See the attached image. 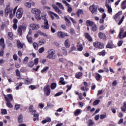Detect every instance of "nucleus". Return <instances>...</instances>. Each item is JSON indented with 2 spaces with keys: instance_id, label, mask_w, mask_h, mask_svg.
<instances>
[{
  "instance_id": "1",
  "label": "nucleus",
  "mask_w": 126,
  "mask_h": 126,
  "mask_svg": "<svg viewBox=\"0 0 126 126\" xmlns=\"http://www.w3.org/2000/svg\"><path fill=\"white\" fill-rule=\"evenodd\" d=\"M32 12L35 14V18L37 20H40L41 16L40 15V14L41 13V11L40 10L37 8H33Z\"/></svg>"
},
{
  "instance_id": "2",
  "label": "nucleus",
  "mask_w": 126,
  "mask_h": 126,
  "mask_svg": "<svg viewBox=\"0 0 126 126\" xmlns=\"http://www.w3.org/2000/svg\"><path fill=\"white\" fill-rule=\"evenodd\" d=\"M12 10H13V9L10 8L9 5H8L5 8L4 12L5 15H8V13H9L10 18H11V19H12Z\"/></svg>"
},
{
  "instance_id": "3",
  "label": "nucleus",
  "mask_w": 126,
  "mask_h": 126,
  "mask_svg": "<svg viewBox=\"0 0 126 126\" xmlns=\"http://www.w3.org/2000/svg\"><path fill=\"white\" fill-rule=\"evenodd\" d=\"M22 14H23V9L21 8H19L16 13V17L19 19H20L22 17Z\"/></svg>"
},
{
  "instance_id": "4",
  "label": "nucleus",
  "mask_w": 126,
  "mask_h": 126,
  "mask_svg": "<svg viewBox=\"0 0 126 126\" xmlns=\"http://www.w3.org/2000/svg\"><path fill=\"white\" fill-rule=\"evenodd\" d=\"M89 8L92 13V14H94V13L97 12V9H98V6H97V5L93 4L92 6H90Z\"/></svg>"
},
{
  "instance_id": "5",
  "label": "nucleus",
  "mask_w": 126,
  "mask_h": 126,
  "mask_svg": "<svg viewBox=\"0 0 126 126\" xmlns=\"http://www.w3.org/2000/svg\"><path fill=\"white\" fill-rule=\"evenodd\" d=\"M125 32V29H124V28L122 29L119 34L118 35V37L120 38V39H122L123 38H126V32L123 34V33Z\"/></svg>"
},
{
  "instance_id": "6",
  "label": "nucleus",
  "mask_w": 126,
  "mask_h": 126,
  "mask_svg": "<svg viewBox=\"0 0 126 126\" xmlns=\"http://www.w3.org/2000/svg\"><path fill=\"white\" fill-rule=\"evenodd\" d=\"M94 46L95 47V48H98V49H102V48H104L103 43L99 42H94Z\"/></svg>"
},
{
  "instance_id": "7",
  "label": "nucleus",
  "mask_w": 126,
  "mask_h": 126,
  "mask_svg": "<svg viewBox=\"0 0 126 126\" xmlns=\"http://www.w3.org/2000/svg\"><path fill=\"white\" fill-rule=\"evenodd\" d=\"M26 30V27H23L22 26H20L18 28V34L19 36H22V31H25Z\"/></svg>"
},
{
  "instance_id": "8",
  "label": "nucleus",
  "mask_w": 126,
  "mask_h": 126,
  "mask_svg": "<svg viewBox=\"0 0 126 126\" xmlns=\"http://www.w3.org/2000/svg\"><path fill=\"white\" fill-rule=\"evenodd\" d=\"M48 52L49 55L47 56V58H48V59H53V55L56 54L55 50H54V49H49Z\"/></svg>"
},
{
  "instance_id": "9",
  "label": "nucleus",
  "mask_w": 126,
  "mask_h": 126,
  "mask_svg": "<svg viewBox=\"0 0 126 126\" xmlns=\"http://www.w3.org/2000/svg\"><path fill=\"white\" fill-rule=\"evenodd\" d=\"M50 93H51V88L50 87V86H47L45 90V94L46 96H49Z\"/></svg>"
},
{
  "instance_id": "10",
  "label": "nucleus",
  "mask_w": 126,
  "mask_h": 126,
  "mask_svg": "<svg viewBox=\"0 0 126 126\" xmlns=\"http://www.w3.org/2000/svg\"><path fill=\"white\" fill-rule=\"evenodd\" d=\"M44 24L45 26H42L41 28L44 29H49L50 26H49V23H48V20H44Z\"/></svg>"
},
{
  "instance_id": "11",
  "label": "nucleus",
  "mask_w": 126,
  "mask_h": 126,
  "mask_svg": "<svg viewBox=\"0 0 126 126\" xmlns=\"http://www.w3.org/2000/svg\"><path fill=\"white\" fill-rule=\"evenodd\" d=\"M65 33L63 32H58L57 33V36L59 38H64L65 36Z\"/></svg>"
},
{
  "instance_id": "12",
  "label": "nucleus",
  "mask_w": 126,
  "mask_h": 126,
  "mask_svg": "<svg viewBox=\"0 0 126 126\" xmlns=\"http://www.w3.org/2000/svg\"><path fill=\"white\" fill-rule=\"evenodd\" d=\"M17 47L19 49H23V43H21L19 40H17Z\"/></svg>"
},
{
  "instance_id": "13",
  "label": "nucleus",
  "mask_w": 126,
  "mask_h": 126,
  "mask_svg": "<svg viewBox=\"0 0 126 126\" xmlns=\"http://www.w3.org/2000/svg\"><path fill=\"white\" fill-rule=\"evenodd\" d=\"M0 45L2 47V49H4L5 47V44H4V39L3 38H1L0 39Z\"/></svg>"
},
{
  "instance_id": "14",
  "label": "nucleus",
  "mask_w": 126,
  "mask_h": 126,
  "mask_svg": "<svg viewBox=\"0 0 126 126\" xmlns=\"http://www.w3.org/2000/svg\"><path fill=\"white\" fill-rule=\"evenodd\" d=\"M64 20L66 22V25H67V26H70V25H71V23L70 22V21H69L68 19H67V17L65 16L64 17Z\"/></svg>"
},
{
  "instance_id": "15",
  "label": "nucleus",
  "mask_w": 126,
  "mask_h": 126,
  "mask_svg": "<svg viewBox=\"0 0 126 126\" xmlns=\"http://www.w3.org/2000/svg\"><path fill=\"white\" fill-rule=\"evenodd\" d=\"M52 120L50 117H47L46 119L41 122L42 124H46V123H51Z\"/></svg>"
},
{
  "instance_id": "16",
  "label": "nucleus",
  "mask_w": 126,
  "mask_h": 126,
  "mask_svg": "<svg viewBox=\"0 0 126 126\" xmlns=\"http://www.w3.org/2000/svg\"><path fill=\"white\" fill-rule=\"evenodd\" d=\"M86 23L87 26H93L94 25V22L89 20L86 21Z\"/></svg>"
},
{
  "instance_id": "17",
  "label": "nucleus",
  "mask_w": 126,
  "mask_h": 126,
  "mask_svg": "<svg viewBox=\"0 0 126 126\" xmlns=\"http://www.w3.org/2000/svg\"><path fill=\"white\" fill-rule=\"evenodd\" d=\"M85 36H86V38H87V39H88L89 41H90V42H92L93 41L92 37L90 36V34H89V33H86Z\"/></svg>"
},
{
  "instance_id": "18",
  "label": "nucleus",
  "mask_w": 126,
  "mask_h": 126,
  "mask_svg": "<svg viewBox=\"0 0 126 126\" xmlns=\"http://www.w3.org/2000/svg\"><path fill=\"white\" fill-rule=\"evenodd\" d=\"M18 121L19 124H21V123L23 122V117L22 116V114L20 115L18 117Z\"/></svg>"
},
{
  "instance_id": "19",
  "label": "nucleus",
  "mask_w": 126,
  "mask_h": 126,
  "mask_svg": "<svg viewBox=\"0 0 126 126\" xmlns=\"http://www.w3.org/2000/svg\"><path fill=\"white\" fill-rule=\"evenodd\" d=\"M121 8L126 9V0L123 1L121 4Z\"/></svg>"
},
{
  "instance_id": "20",
  "label": "nucleus",
  "mask_w": 126,
  "mask_h": 126,
  "mask_svg": "<svg viewBox=\"0 0 126 126\" xmlns=\"http://www.w3.org/2000/svg\"><path fill=\"white\" fill-rule=\"evenodd\" d=\"M98 36L100 39H103V38L106 39V35L104 33H102L101 32L98 33Z\"/></svg>"
},
{
  "instance_id": "21",
  "label": "nucleus",
  "mask_w": 126,
  "mask_h": 126,
  "mask_svg": "<svg viewBox=\"0 0 126 126\" xmlns=\"http://www.w3.org/2000/svg\"><path fill=\"white\" fill-rule=\"evenodd\" d=\"M69 40L67 39L65 41L64 45L66 48H69L70 45H69Z\"/></svg>"
},
{
  "instance_id": "22",
  "label": "nucleus",
  "mask_w": 126,
  "mask_h": 126,
  "mask_svg": "<svg viewBox=\"0 0 126 126\" xmlns=\"http://www.w3.org/2000/svg\"><path fill=\"white\" fill-rule=\"evenodd\" d=\"M83 13V11L81 9H79L77 11L76 14L78 17H79L80 14H82Z\"/></svg>"
},
{
  "instance_id": "23",
  "label": "nucleus",
  "mask_w": 126,
  "mask_h": 126,
  "mask_svg": "<svg viewBox=\"0 0 126 126\" xmlns=\"http://www.w3.org/2000/svg\"><path fill=\"white\" fill-rule=\"evenodd\" d=\"M57 5H58L60 8H62V9L64 10V7H63V5L60 2H57L56 3Z\"/></svg>"
},
{
  "instance_id": "24",
  "label": "nucleus",
  "mask_w": 126,
  "mask_h": 126,
  "mask_svg": "<svg viewBox=\"0 0 126 126\" xmlns=\"http://www.w3.org/2000/svg\"><path fill=\"white\" fill-rule=\"evenodd\" d=\"M121 110L122 112H126V102H125L124 103V106L121 107Z\"/></svg>"
},
{
  "instance_id": "25",
  "label": "nucleus",
  "mask_w": 126,
  "mask_h": 126,
  "mask_svg": "<svg viewBox=\"0 0 126 126\" xmlns=\"http://www.w3.org/2000/svg\"><path fill=\"white\" fill-rule=\"evenodd\" d=\"M95 78L97 81H99L100 78H101V75L99 74L98 73L95 74Z\"/></svg>"
},
{
  "instance_id": "26",
  "label": "nucleus",
  "mask_w": 126,
  "mask_h": 126,
  "mask_svg": "<svg viewBox=\"0 0 126 126\" xmlns=\"http://www.w3.org/2000/svg\"><path fill=\"white\" fill-rule=\"evenodd\" d=\"M8 39H10V40H11L12 39V37L13 36V33L11 32H8Z\"/></svg>"
},
{
  "instance_id": "27",
  "label": "nucleus",
  "mask_w": 126,
  "mask_h": 126,
  "mask_svg": "<svg viewBox=\"0 0 126 126\" xmlns=\"http://www.w3.org/2000/svg\"><path fill=\"white\" fill-rule=\"evenodd\" d=\"M80 113H81V110L80 109H77L74 113V115L75 116H78Z\"/></svg>"
},
{
  "instance_id": "28",
  "label": "nucleus",
  "mask_w": 126,
  "mask_h": 126,
  "mask_svg": "<svg viewBox=\"0 0 126 126\" xmlns=\"http://www.w3.org/2000/svg\"><path fill=\"white\" fill-rule=\"evenodd\" d=\"M100 100L97 99L94 102L93 105L97 106V105H98L99 104V103H100Z\"/></svg>"
},
{
  "instance_id": "29",
  "label": "nucleus",
  "mask_w": 126,
  "mask_h": 126,
  "mask_svg": "<svg viewBox=\"0 0 126 126\" xmlns=\"http://www.w3.org/2000/svg\"><path fill=\"white\" fill-rule=\"evenodd\" d=\"M78 47V51H81L82 50H83V46H82V45L79 44V45H77Z\"/></svg>"
},
{
  "instance_id": "30",
  "label": "nucleus",
  "mask_w": 126,
  "mask_h": 126,
  "mask_svg": "<svg viewBox=\"0 0 126 126\" xmlns=\"http://www.w3.org/2000/svg\"><path fill=\"white\" fill-rule=\"evenodd\" d=\"M54 9L55 10H56L57 12L59 13V14H62V13H63V12H62V10H60V8H59V7H58L55 8Z\"/></svg>"
},
{
  "instance_id": "31",
  "label": "nucleus",
  "mask_w": 126,
  "mask_h": 126,
  "mask_svg": "<svg viewBox=\"0 0 126 126\" xmlns=\"http://www.w3.org/2000/svg\"><path fill=\"white\" fill-rule=\"evenodd\" d=\"M32 3L30 2H26L25 3V6H26V7H28V8H30L31 7Z\"/></svg>"
},
{
  "instance_id": "32",
  "label": "nucleus",
  "mask_w": 126,
  "mask_h": 126,
  "mask_svg": "<svg viewBox=\"0 0 126 126\" xmlns=\"http://www.w3.org/2000/svg\"><path fill=\"white\" fill-rule=\"evenodd\" d=\"M57 87V84L56 83H53L51 84V89H55Z\"/></svg>"
},
{
  "instance_id": "33",
  "label": "nucleus",
  "mask_w": 126,
  "mask_h": 126,
  "mask_svg": "<svg viewBox=\"0 0 126 126\" xmlns=\"http://www.w3.org/2000/svg\"><path fill=\"white\" fill-rule=\"evenodd\" d=\"M27 39L29 42V43H30L31 44L33 43V41L32 40V37H28V35L27 36Z\"/></svg>"
},
{
  "instance_id": "34",
  "label": "nucleus",
  "mask_w": 126,
  "mask_h": 126,
  "mask_svg": "<svg viewBox=\"0 0 126 126\" xmlns=\"http://www.w3.org/2000/svg\"><path fill=\"white\" fill-rule=\"evenodd\" d=\"M92 30H93V31L94 32H95V31H97V26H96V25H94L92 28Z\"/></svg>"
},
{
  "instance_id": "35",
  "label": "nucleus",
  "mask_w": 126,
  "mask_h": 126,
  "mask_svg": "<svg viewBox=\"0 0 126 126\" xmlns=\"http://www.w3.org/2000/svg\"><path fill=\"white\" fill-rule=\"evenodd\" d=\"M38 26H39L36 25V24H33L32 25V30H36V29H37V28H38Z\"/></svg>"
},
{
  "instance_id": "36",
  "label": "nucleus",
  "mask_w": 126,
  "mask_h": 126,
  "mask_svg": "<svg viewBox=\"0 0 126 126\" xmlns=\"http://www.w3.org/2000/svg\"><path fill=\"white\" fill-rule=\"evenodd\" d=\"M121 14H122V11L119 12L115 15L114 19H117L118 17H120V15H121Z\"/></svg>"
},
{
  "instance_id": "37",
  "label": "nucleus",
  "mask_w": 126,
  "mask_h": 126,
  "mask_svg": "<svg viewBox=\"0 0 126 126\" xmlns=\"http://www.w3.org/2000/svg\"><path fill=\"white\" fill-rule=\"evenodd\" d=\"M105 54H106V51H105V50H103L102 52L98 53L99 56H103V57L105 56Z\"/></svg>"
},
{
  "instance_id": "38",
  "label": "nucleus",
  "mask_w": 126,
  "mask_h": 126,
  "mask_svg": "<svg viewBox=\"0 0 126 126\" xmlns=\"http://www.w3.org/2000/svg\"><path fill=\"white\" fill-rule=\"evenodd\" d=\"M8 99L9 100L10 102L13 100V97H12V95L9 94L7 95Z\"/></svg>"
},
{
  "instance_id": "39",
  "label": "nucleus",
  "mask_w": 126,
  "mask_h": 126,
  "mask_svg": "<svg viewBox=\"0 0 126 126\" xmlns=\"http://www.w3.org/2000/svg\"><path fill=\"white\" fill-rule=\"evenodd\" d=\"M50 14H53V15L57 18V19H60V17H59V15H58L57 14L53 12H50Z\"/></svg>"
},
{
  "instance_id": "40",
  "label": "nucleus",
  "mask_w": 126,
  "mask_h": 126,
  "mask_svg": "<svg viewBox=\"0 0 126 126\" xmlns=\"http://www.w3.org/2000/svg\"><path fill=\"white\" fill-rule=\"evenodd\" d=\"M7 102L6 103V105L8 108H12L13 106H12V104H11V103H10V101H7Z\"/></svg>"
},
{
  "instance_id": "41",
  "label": "nucleus",
  "mask_w": 126,
  "mask_h": 126,
  "mask_svg": "<svg viewBox=\"0 0 126 126\" xmlns=\"http://www.w3.org/2000/svg\"><path fill=\"white\" fill-rule=\"evenodd\" d=\"M124 19H125V16H123L121 19L120 20V21L118 23V25H121L122 23H123V22L124 21Z\"/></svg>"
},
{
  "instance_id": "42",
  "label": "nucleus",
  "mask_w": 126,
  "mask_h": 126,
  "mask_svg": "<svg viewBox=\"0 0 126 126\" xmlns=\"http://www.w3.org/2000/svg\"><path fill=\"white\" fill-rule=\"evenodd\" d=\"M106 7L108 8L109 13H111V12L113 11V10L112 9V7H111V6H106Z\"/></svg>"
},
{
  "instance_id": "43",
  "label": "nucleus",
  "mask_w": 126,
  "mask_h": 126,
  "mask_svg": "<svg viewBox=\"0 0 126 126\" xmlns=\"http://www.w3.org/2000/svg\"><path fill=\"white\" fill-rule=\"evenodd\" d=\"M33 46L34 49H35V50H38V44H37L36 43L34 42L33 43Z\"/></svg>"
},
{
  "instance_id": "44",
  "label": "nucleus",
  "mask_w": 126,
  "mask_h": 126,
  "mask_svg": "<svg viewBox=\"0 0 126 126\" xmlns=\"http://www.w3.org/2000/svg\"><path fill=\"white\" fill-rule=\"evenodd\" d=\"M44 51H45V48L44 47H41L38 50V52L40 54H42Z\"/></svg>"
},
{
  "instance_id": "45",
  "label": "nucleus",
  "mask_w": 126,
  "mask_h": 126,
  "mask_svg": "<svg viewBox=\"0 0 126 126\" xmlns=\"http://www.w3.org/2000/svg\"><path fill=\"white\" fill-rule=\"evenodd\" d=\"M29 60V58L28 57H26L24 60V63H28V61Z\"/></svg>"
},
{
  "instance_id": "46",
  "label": "nucleus",
  "mask_w": 126,
  "mask_h": 126,
  "mask_svg": "<svg viewBox=\"0 0 126 126\" xmlns=\"http://www.w3.org/2000/svg\"><path fill=\"white\" fill-rule=\"evenodd\" d=\"M82 75V73L79 72L78 73V74H76L75 77H76V78H79V77H80Z\"/></svg>"
},
{
  "instance_id": "47",
  "label": "nucleus",
  "mask_w": 126,
  "mask_h": 126,
  "mask_svg": "<svg viewBox=\"0 0 126 126\" xmlns=\"http://www.w3.org/2000/svg\"><path fill=\"white\" fill-rule=\"evenodd\" d=\"M1 113L2 114V115H6V114H7L6 109H1Z\"/></svg>"
},
{
  "instance_id": "48",
  "label": "nucleus",
  "mask_w": 126,
  "mask_h": 126,
  "mask_svg": "<svg viewBox=\"0 0 126 126\" xmlns=\"http://www.w3.org/2000/svg\"><path fill=\"white\" fill-rule=\"evenodd\" d=\"M41 2L43 5H45L47 4V0H41Z\"/></svg>"
},
{
  "instance_id": "49",
  "label": "nucleus",
  "mask_w": 126,
  "mask_h": 126,
  "mask_svg": "<svg viewBox=\"0 0 126 126\" xmlns=\"http://www.w3.org/2000/svg\"><path fill=\"white\" fill-rule=\"evenodd\" d=\"M72 86V84H71L70 86H69V85H67V86H66V87H67V88H68V89H67V90L66 91V92H68V91H69V90H70V89H71Z\"/></svg>"
},
{
  "instance_id": "50",
  "label": "nucleus",
  "mask_w": 126,
  "mask_h": 126,
  "mask_svg": "<svg viewBox=\"0 0 126 126\" xmlns=\"http://www.w3.org/2000/svg\"><path fill=\"white\" fill-rule=\"evenodd\" d=\"M28 65L30 66V67H32L34 65V63H33V62H30L28 63Z\"/></svg>"
},
{
  "instance_id": "51",
  "label": "nucleus",
  "mask_w": 126,
  "mask_h": 126,
  "mask_svg": "<svg viewBox=\"0 0 126 126\" xmlns=\"http://www.w3.org/2000/svg\"><path fill=\"white\" fill-rule=\"evenodd\" d=\"M35 112H36V110L33 111V112H32V114L33 115L34 117L38 118V117H39V114H35Z\"/></svg>"
},
{
  "instance_id": "52",
  "label": "nucleus",
  "mask_w": 126,
  "mask_h": 126,
  "mask_svg": "<svg viewBox=\"0 0 126 126\" xmlns=\"http://www.w3.org/2000/svg\"><path fill=\"white\" fill-rule=\"evenodd\" d=\"M24 83L25 84H29L30 83H31L29 80H28V79H26L24 80Z\"/></svg>"
},
{
  "instance_id": "53",
  "label": "nucleus",
  "mask_w": 126,
  "mask_h": 126,
  "mask_svg": "<svg viewBox=\"0 0 126 126\" xmlns=\"http://www.w3.org/2000/svg\"><path fill=\"white\" fill-rule=\"evenodd\" d=\"M39 42L41 44H45V43H46V40L44 39H42L39 41Z\"/></svg>"
},
{
  "instance_id": "54",
  "label": "nucleus",
  "mask_w": 126,
  "mask_h": 126,
  "mask_svg": "<svg viewBox=\"0 0 126 126\" xmlns=\"http://www.w3.org/2000/svg\"><path fill=\"white\" fill-rule=\"evenodd\" d=\"M16 73L17 76H20V71L18 69H16Z\"/></svg>"
},
{
  "instance_id": "55",
  "label": "nucleus",
  "mask_w": 126,
  "mask_h": 126,
  "mask_svg": "<svg viewBox=\"0 0 126 126\" xmlns=\"http://www.w3.org/2000/svg\"><path fill=\"white\" fill-rule=\"evenodd\" d=\"M106 113H105L104 114H101L100 115V119L101 120H103V119H105V118H106Z\"/></svg>"
},
{
  "instance_id": "56",
  "label": "nucleus",
  "mask_w": 126,
  "mask_h": 126,
  "mask_svg": "<svg viewBox=\"0 0 126 126\" xmlns=\"http://www.w3.org/2000/svg\"><path fill=\"white\" fill-rule=\"evenodd\" d=\"M110 2H111V1H110V0H106L105 2V6H109L108 3H110Z\"/></svg>"
},
{
  "instance_id": "57",
  "label": "nucleus",
  "mask_w": 126,
  "mask_h": 126,
  "mask_svg": "<svg viewBox=\"0 0 126 126\" xmlns=\"http://www.w3.org/2000/svg\"><path fill=\"white\" fill-rule=\"evenodd\" d=\"M47 69H49V67L47 66L45 68H44L43 69L41 70V72H45V71H47Z\"/></svg>"
},
{
  "instance_id": "58",
  "label": "nucleus",
  "mask_w": 126,
  "mask_h": 126,
  "mask_svg": "<svg viewBox=\"0 0 126 126\" xmlns=\"http://www.w3.org/2000/svg\"><path fill=\"white\" fill-rule=\"evenodd\" d=\"M72 11V8L69 6L68 7V12L70 13V12H71Z\"/></svg>"
},
{
  "instance_id": "59",
  "label": "nucleus",
  "mask_w": 126,
  "mask_h": 126,
  "mask_svg": "<svg viewBox=\"0 0 126 126\" xmlns=\"http://www.w3.org/2000/svg\"><path fill=\"white\" fill-rule=\"evenodd\" d=\"M106 48L109 49H112V48H113V45H111L110 44H108L106 45Z\"/></svg>"
},
{
  "instance_id": "60",
  "label": "nucleus",
  "mask_w": 126,
  "mask_h": 126,
  "mask_svg": "<svg viewBox=\"0 0 126 126\" xmlns=\"http://www.w3.org/2000/svg\"><path fill=\"white\" fill-rule=\"evenodd\" d=\"M3 50H4V49L3 48L1 49L0 51V56H3V52H4Z\"/></svg>"
},
{
  "instance_id": "61",
  "label": "nucleus",
  "mask_w": 126,
  "mask_h": 126,
  "mask_svg": "<svg viewBox=\"0 0 126 126\" xmlns=\"http://www.w3.org/2000/svg\"><path fill=\"white\" fill-rule=\"evenodd\" d=\"M38 63H39V60L38 59V58H36L34 60V64L37 65V64H38Z\"/></svg>"
},
{
  "instance_id": "62",
  "label": "nucleus",
  "mask_w": 126,
  "mask_h": 126,
  "mask_svg": "<svg viewBox=\"0 0 126 126\" xmlns=\"http://www.w3.org/2000/svg\"><path fill=\"white\" fill-rule=\"evenodd\" d=\"M16 110H18V109H20V105L16 104L15 105Z\"/></svg>"
},
{
  "instance_id": "63",
  "label": "nucleus",
  "mask_w": 126,
  "mask_h": 126,
  "mask_svg": "<svg viewBox=\"0 0 126 126\" xmlns=\"http://www.w3.org/2000/svg\"><path fill=\"white\" fill-rule=\"evenodd\" d=\"M63 94V92H59L55 94V97H57V96H60V95H62Z\"/></svg>"
},
{
  "instance_id": "64",
  "label": "nucleus",
  "mask_w": 126,
  "mask_h": 126,
  "mask_svg": "<svg viewBox=\"0 0 126 126\" xmlns=\"http://www.w3.org/2000/svg\"><path fill=\"white\" fill-rule=\"evenodd\" d=\"M90 124L89 126H93V125H94V122L92 121V120H90Z\"/></svg>"
}]
</instances>
